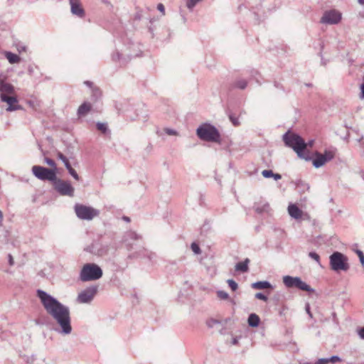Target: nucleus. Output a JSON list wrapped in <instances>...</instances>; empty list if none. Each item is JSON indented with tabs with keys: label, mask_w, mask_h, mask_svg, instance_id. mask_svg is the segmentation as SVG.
<instances>
[{
	"label": "nucleus",
	"mask_w": 364,
	"mask_h": 364,
	"mask_svg": "<svg viewBox=\"0 0 364 364\" xmlns=\"http://www.w3.org/2000/svg\"><path fill=\"white\" fill-rule=\"evenodd\" d=\"M36 294L46 312L60 326V329L56 331L63 335L70 334L72 326L69 307L43 290L38 289Z\"/></svg>",
	"instance_id": "1"
},
{
	"label": "nucleus",
	"mask_w": 364,
	"mask_h": 364,
	"mask_svg": "<svg viewBox=\"0 0 364 364\" xmlns=\"http://www.w3.org/2000/svg\"><path fill=\"white\" fill-rule=\"evenodd\" d=\"M282 139L285 145L293 149L299 158L304 159L306 161H309L311 159V158L305 153L307 144L299 134L287 131L282 136Z\"/></svg>",
	"instance_id": "2"
},
{
	"label": "nucleus",
	"mask_w": 364,
	"mask_h": 364,
	"mask_svg": "<svg viewBox=\"0 0 364 364\" xmlns=\"http://www.w3.org/2000/svg\"><path fill=\"white\" fill-rule=\"evenodd\" d=\"M102 274V269L100 266L95 263H87L80 272V279L82 282L95 281L100 279Z\"/></svg>",
	"instance_id": "3"
},
{
	"label": "nucleus",
	"mask_w": 364,
	"mask_h": 364,
	"mask_svg": "<svg viewBox=\"0 0 364 364\" xmlns=\"http://www.w3.org/2000/svg\"><path fill=\"white\" fill-rule=\"evenodd\" d=\"M198 136L203 141L219 142L220 134L216 127L210 124H203L196 130Z\"/></svg>",
	"instance_id": "4"
},
{
	"label": "nucleus",
	"mask_w": 364,
	"mask_h": 364,
	"mask_svg": "<svg viewBox=\"0 0 364 364\" xmlns=\"http://www.w3.org/2000/svg\"><path fill=\"white\" fill-rule=\"evenodd\" d=\"M330 267L335 272L344 271L349 269L348 257L340 252H334L329 257Z\"/></svg>",
	"instance_id": "5"
},
{
	"label": "nucleus",
	"mask_w": 364,
	"mask_h": 364,
	"mask_svg": "<svg viewBox=\"0 0 364 364\" xmlns=\"http://www.w3.org/2000/svg\"><path fill=\"white\" fill-rule=\"evenodd\" d=\"M53 189L60 196L73 197L75 188L70 181L56 178L53 181Z\"/></svg>",
	"instance_id": "6"
},
{
	"label": "nucleus",
	"mask_w": 364,
	"mask_h": 364,
	"mask_svg": "<svg viewBox=\"0 0 364 364\" xmlns=\"http://www.w3.org/2000/svg\"><path fill=\"white\" fill-rule=\"evenodd\" d=\"M283 282L287 288H296L308 292H314V289L299 277L284 276Z\"/></svg>",
	"instance_id": "7"
},
{
	"label": "nucleus",
	"mask_w": 364,
	"mask_h": 364,
	"mask_svg": "<svg viewBox=\"0 0 364 364\" xmlns=\"http://www.w3.org/2000/svg\"><path fill=\"white\" fill-rule=\"evenodd\" d=\"M33 174L41 181H48L53 183L57 178L56 171L55 169H50L44 166H33L32 167Z\"/></svg>",
	"instance_id": "8"
},
{
	"label": "nucleus",
	"mask_w": 364,
	"mask_h": 364,
	"mask_svg": "<svg viewBox=\"0 0 364 364\" xmlns=\"http://www.w3.org/2000/svg\"><path fill=\"white\" fill-rule=\"evenodd\" d=\"M74 208L76 215L81 220H91L100 214L98 210L82 204H76Z\"/></svg>",
	"instance_id": "9"
},
{
	"label": "nucleus",
	"mask_w": 364,
	"mask_h": 364,
	"mask_svg": "<svg viewBox=\"0 0 364 364\" xmlns=\"http://www.w3.org/2000/svg\"><path fill=\"white\" fill-rule=\"evenodd\" d=\"M341 13L335 9L324 11L320 23L323 24L333 25L338 23L341 20Z\"/></svg>",
	"instance_id": "10"
},
{
	"label": "nucleus",
	"mask_w": 364,
	"mask_h": 364,
	"mask_svg": "<svg viewBox=\"0 0 364 364\" xmlns=\"http://www.w3.org/2000/svg\"><path fill=\"white\" fill-rule=\"evenodd\" d=\"M97 286H90L82 291L77 296V301L80 304L90 303L97 293Z\"/></svg>",
	"instance_id": "11"
},
{
	"label": "nucleus",
	"mask_w": 364,
	"mask_h": 364,
	"mask_svg": "<svg viewBox=\"0 0 364 364\" xmlns=\"http://www.w3.org/2000/svg\"><path fill=\"white\" fill-rule=\"evenodd\" d=\"M335 154L332 151H325L324 153H315V158L313 159V166L318 168L323 166L326 162L334 158Z\"/></svg>",
	"instance_id": "12"
},
{
	"label": "nucleus",
	"mask_w": 364,
	"mask_h": 364,
	"mask_svg": "<svg viewBox=\"0 0 364 364\" xmlns=\"http://www.w3.org/2000/svg\"><path fill=\"white\" fill-rule=\"evenodd\" d=\"M0 98L2 102H6L8 104V107L6 109L7 112L23 109V107L18 105V99L16 97L8 96L5 94H0Z\"/></svg>",
	"instance_id": "13"
},
{
	"label": "nucleus",
	"mask_w": 364,
	"mask_h": 364,
	"mask_svg": "<svg viewBox=\"0 0 364 364\" xmlns=\"http://www.w3.org/2000/svg\"><path fill=\"white\" fill-rule=\"evenodd\" d=\"M142 239L140 235H138L136 232L129 230L127 231L124 236L123 241L126 245L127 249L131 251L134 249V246L136 245L135 241H139Z\"/></svg>",
	"instance_id": "14"
},
{
	"label": "nucleus",
	"mask_w": 364,
	"mask_h": 364,
	"mask_svg": "<svg viewBox=\"0 0 364 364\" xmlns=\"http://www.w3.org/2000/svg\"><path fill=\"white\" fill-rule=\"evenodd\" d=\"M80 1V0H69V3L71 13L73 15L82 18L85 16V10L82 7Z\"/></svg>",
	"instance_id": "15"
},
{
	"label": "nucleus",
	"mask_w": 364,
	"mask_h": 364,
	"mask_svg": "<svg viewBox=\"0 0 364 364\" xmlns=\"http://www.w3.org/2000/svg\"><path fill=\"white\" fill-rule=\"evenodd\" d=\"M141 255H143L144 256H147L150 260H152L156 257V255L154 253L148 252V251L142 247L141 250H140L139 252H133L129 255L128 258H137L140 257Z\"/></svg>",
	"instance_id": "16"
},
{
	"label": "nucleus",
	"mask_w": 364,
	"mask_h": 364,
	"mask_svg": "<svg viewBox=\"0 0 364 364\" xmlns=\"http://www.w3.org/2000/svg\"><path fill=\"white\" fill-rule=\"evenodd\" d=\"M288 212L289 215L294 219H299L301 218V210L294 204L289 205Z\"/></svg>",
	"instance_id": "17"
},
{
	"label": "nucleus",
	"mask_w": 364,
	"mask_h": 364,
	"mask_svg": "<svg viewBox=\"0 0 364 364\" xmlns=\"http://www.w3.org/2000/svg\"><path fill=\"white\" fill-rule=\"evenodd\" d=\"M250 260L246 258L243 262H238L235 266V269L237 272H241L242 273L247 272L249 271L248 264Z\"/></svg>",
	"instance_id": "18"
},
{
	"label": "nucleus",
	"mask_w": 364,
	"mask_h": 364,
	"mask_svg": "<svg viewBox=\"0 0 364 364\" xmlns=\"http://www.w3.org/2000/svg\"><path fill=\"white\" fill-rule=\"evenodd\" d=\"M0 92L1 94H13L14 92V86L7 82H1L0 83Z\"/></svg>",
	"instance_id": "19"
},
{
	"label": "nucleus",
	"mask_w": 364,
	"mask_h": 364,
	"mask_svg": "<svg viewBox=\"0 0 364 364\" xmlns=\"http://www.w3.org/2000/svg\"><path fill=\"white\" fill-rule=\"evenodd\" d=\"M295 184H296V188L297 191L301 193H304L308 191L310 188L309 185L301 179L297 180L295 182Z\"/></svg>",
	"instance_id": "20"
},
{
	"label": "nucleus",
	"mask_w": 364,
	"mask_h": 364,
	"mask_svg": "<svg viewBox=\"0 0 364 364\" xmlns=\"http://www.w3.org/2000/svg\"><path fill=\"white\" fill-rule=\"evenodd\" d=\"M92 106L91 104L87 102H83L77 109L78 116H85L86 115L91 109Z\"/></svg>",
	"instance_id": "21"
},
{
	"label": "nucleus",
	"mask_w": 364,
	"mask_h": 364,
	"mask_svg": "<svg viewBox=\"0 0 364 364\" xmlns=\"http://www.w3.org/2000/svg\"><path fill=\"white\" fill-rule=\"evenodd\" d=\"M247 86V81L243 78H238L235 80L231 85V88H237L244 90Z\"/></svg>",
	"instance_id": "22"
},
{
	"label": "nucleus",
	"mask_w": 364,
	"mask_h": 364,
	"mask_svg": "<svg viewBox=\"0 0 364 364\" xmlns=\"http://www.w3.org/2000/svg\"><path fill=\"white\" fill-rule=\"evenodd\" d=\"M252 288L255 289H264L272 288V284L267 281H259L252 284Z\"/></svg>",
	"instance_id": "23"
},
{
	"label": "nucleus",
	"mask_w": 364,
	"mask_h": 364,
	"mask_svg": "<svg viewBox=\"0 0 364 364\" xmlns=\"http://www.w3.org/2000/svg\"><path fill=\"white\" fill-rule=\"evenodd\" d=\"M248 325L250 327H257L260 322L259 317L256 314H251L247 319Z\"/></svg>",
	"instance_id": "24"
},
{
	"label": "nucleus",
	"mask_w": 364,
	"mask_h": 364,
	"mask_svg": "<svg viewBox=\"0 0 364 364\" xmlns=\"http://www.w3.org/2000/svg\"><path fill=\"white\" fill-rule=\"evenodd\" d=\"M5 56L11 64L18 63L21 60V58L18 55L11 52H6L5 53Z\"/></svg>",
	"instance_id": "25"
},
{
	"label": "nucleus",
	"mask_w": 364,
	"mask_h": 364,
	"mask_svg": "<svg viewBox=\"0 0 364 364\" xmlns=\"http://www.w3.org/2000/svg\"><path fill=\"white\" fill-rule=\"evenodd\" d=\"M57 157L59 160H60L63 163V164L65 165L66 168H68V167L71 166L68 159L63 153L58 151Z\"/></svg>",
	"instance_id": "26"
},
{
	"label": "nucleus",
	"mask_w": 364,
	"mask_h": 364,
	"mask_svg": "<svg viewBox=\"0 0 364 364\" xmlns=\"http://www.w3.org/2000/svg\"><path fill=\"white\" fill-rule=\"evenodd\" d=\"M319 360H324V362L323 363V364H328V363H335L336 362H338V361H341V359L339 356L338 355H333L328 358H320Z\"/></svg>",
	"instance_id": "27"
},
{
	"label": "nucleus",
	"mask_w": 364,
	"mask_h": 364,
	"mask_svg": "<svg viewBox=\"0 0 364 364\" xmlns=\"http://www.w3.org/2000/svg\"><path fill=\"white\" fill-rule=\"evenodd\" d=\"M96 127L97 129L101 131L103 134H106L109 131L107 123L97 122Z\"/></svg>",
	"instance_id": "28"
},
{
	"label": "nucleus",
	"mask_w": 364,
	"mask_h": 364,
	"mask_svg": "<svg viewBox=\"0 0 364 364\" xmlns=\"http://www.w3.org/2000/svg\"><path fill=\"white\" fill-rule=\"evenodd\" d=\"M68 171V173L73 176V178L74 179H75L76 181H80V176L79 175L77 174V173L76 172V171L72 168L71 166H70L69 167H68V168H66Z\"/></svg>",
	"instance_id": "29"
},
{
	"label": "nucleus",
	"mask_w": 364,
	"mask_h": 364,
	"mask_svg": "<svg viewBox=\"0 0 364 364\" xmlns=\"http://www.w3.org/2000/svg\"><path fill=\"white\" fill-rule=\"evenodd\" d=\"M217 296L219 299H222V300H226V299H229V294L225 291H223V290H218L217 291Z\"/></svg>",
	"instance_id": "30"
},
{
	"label": "nucleus",
	"mask_w": 364,
	"mask_h": 364,
	"mask_svg": "<svg viewBox=\"0 0 364 364\" xmlns=\"http://www.w3.org/2000/svg\"><path fill=\"white\" fill-rule=\"evenodd\" d=\"M200 1V0H187L186 6L188 9L191 11Z\"/></svg>",
	"instance_id": "31"
},
{
	"label": "nucleus",
	"mask_w": 364,
	"mask_h": 364,
	"mask_svg": "<svg viewBox=\"0 0 364 364\" xmlns=\"http://www.w3.org/2000/svg\"><path fill=\"white\" fill-rule=\"evenodd\" d=\"M227 283L228 284V286L232 291H236L238 288V285L237 282L233 279H228L227 281Z\"/></svg>",
	"instance_id": "32"
},
{
	"label": "nucleus",
	"mask_w": 364,
	"mask_h": 364,
	"mask_svg": "<svg viewBox=\"0 0 364 364\" xmlns=\"http://www.w3.org/2000/svg\"><path fill=\"white\" fill-rule=\"evenodd\" d=\"M230 122L232 123L234 126H239L240 122L237 117H235L232 114H230L228 115Z\"/></svg>",
	"instance_id": "33"
},
{
	"label": "nucleus",
	"mask_w": 364,
	"mask_h": 364,
	"mask_svg": "<svg viewBox=\"0 0 364 364\" xmlns=\"http://www.w3.org/2000/svg\"><path fill=\"white\" fill-rule=\"evenodd\" d=\"M191 247L193 252L196 255H198L201 252L199 245L196 242H193L191 245Z\"/></svg>",
	"instance_id": "34"
},
{
	"label": "nucleus",
	"mask_w": 364,
	"mask_h": 364,
	"mask_svg": "<svg viewBox=\"0 0 364 364\" xmlns=\"http://www.w3.org/2000/svg\"><path fill=\"white\" fill-rule=\"evenodd\" d=\"M45 162L48 165L50 166V167H52L51 169H55L56 171V164L55 162L50 159V158H45Z\"/></svg>",
	"instance_id": "35"
},
{
	"label": "nucleus",
	"mask_w": 364,
	"mask_h": 364,
	"mask_svg": "<svg viewBox=\"0 0 364 364\" xmlns=\"http://www.w3.org/2000/svg\"><path fill=\"white\" fill-rule=\"evenodd\" d=\"M309 256L314 259L318 264H320V256L315 252H309Z\"/></svg>",
	"instance_id": "36"
},
{
	"label": "nucleus",
	"mask_w": 364,
	"mask_h": 364,
	"mask_svg": "<svg viewBox=\"0 0 364 364\" xmlns=\"http://www.w3.org/2000/svg\"><path fill=\"white\" fill-rule=\"evenodd\" d=\"M355 252L359 257L360 264H362V266H364V254H363V252L360 250H356Z\"/></svg>",
	"instance_id": "37"
},
{
	"label": "nucleus",
	"mask_w": 364,
	"mask_h": 364,
	"mask_svg": "<svg viewBox=\"0 0 364 364\" xmlns=\"http://www.w3.org/2000/svg\"><path fill=\"white\" fill-rule=\"evenodd\" d=\"M255 298L256 299H261L264 301H267L268 300V298L267 296H265L263 293L262 292H258V293H256L255 294Z\"/></svg>",
	"instance_id": "38"
},
{
	"label": "nucleus",
	"mask_w": 364,
	"mask_h": 364,
	"mask_svg": "<svg viewBox=\"0 0 364 364\" xmlns=\"http://www.w3.org/2000/svg\"><path fill=\"white\" fill-rule=\"evenodd\" d=\"M262 175L264 178H271L273 176V171L272 170H264L262 171Z\"/></svg>",
	"instance_id": "39"
},
{
	"label": "nucleus",
	"mask_w": 364,
	"mask_h": 364,
	"mask_svg": "<svg viewBox=\"0 0 364 364\" xmlns=\"http://www.w3.org/2000/svg\"><path fill=\"white\" fill-rule=\"evenodd\" d=\"M164 132L168 135H177L178 134V133L176 130H174L173 129H170V128H165Z\"/></svg>",
	"instance_id": "40"
},
{
	"label": "nucleus",
	"mask_w": 364,
	"mask_h": 364,
	"mask_svg": "<svg viewBox=\"0 0 364 364\" xmlns=\"http://www.w3.org/2000/svg\"><path fill=\"white\" fill-rule=\"evenodd\" d=\"M112 58L114 61H120L122 60V55L117 51L115 53L112 54Z\"/></svg>",
	"instance_id": "41"
},
{
	"label": "nucleus",
	"mask_w": 364,
	"mask_h": 364,
	"mask_svg": "<svg viewBox=\"0 0 364 364\" xmlns=\"http://www.w3.org/2000/svg\"><path fill=\"white\" fill-rule=\"evenodd\" d=\"M218 323H220V322L215 319H210L207 322V325L210 328H213L215 324H218Z\"/></svg>",
	"instance_id": "42"
},
{
	"label": "nucleus",
	"mask_w": 364,
	"mask_h": 364,
	"mask_svg": "<svg viewBox=\"0 0 364 364\" xmlns=\"http://www.w3.org/2000/svg\"><path fill=\"white\" fill-rule=\"evenodd\" d=\"M100 90L98 88H94L92 90V96L97 99L100 96Z\"/></svg>",
	"instance_id": "43"
},
{
	"label": "nucleus",
	"mask_w": 364,
	"mask_h": 364,
	"mask_svg": "<svg viewBox=\"0 0 364 364\" xmlns=\"http://www.w3.org/2000/svg\"><path fill=\"white\" fill-rule=\"evenodd\" d=\"M360 92L359 95V97H360V99L363 100L364 99V82L360 85Z\"/></svg>",
	"instance_id": "44"
},
{
	"label": "nucleus",
	"mask_w": 364,
	"mask_h": 364,
	"mask_svg": "<svg viewBox=\"0 0 364 364\" xmlns=\"http://www.w3.org/2000/svg\"><path fill=\"white\" fill-rule=\"evenodd\" d=\"M157 9L162 13L163 15L165 14V7L162 4H159L157 5Z\"/></svg>",
	"instance_id": "45"
},
{
	"label": "nucleus",
	"mask_w": 364,
	"mask_h": 364,
	"mask_svg": "<svg viewBox=\"0 0 364 364\" xmlns=\"http://www.w3.org/2000/svg\"><path fill=\"white\" fill-rule=\"evenodd\" d=\"M358 334L361 339H364V327H362L358 330Z\"/></svg>",
	"instance_id": "46"
},
{
	"label": "nucleus",
	"mask_w": 364,
	"mask_h": 364,
	"mask_svg": "<svg viewBox=\"0 0 364 364\" xmlns=\"http://www.w3.org/2000/svg\"><path fill=\"white\" fill-rule=\"evenodd\" d=\"M8 261L10 266H13L14 264V260L11 254L8 255Z\"/></svg>",
	"instance_id": "47"
},
{
	"label": "nucleus",
	"mask_w": 364,
	"mask_h": 364,
	"mask_svg": "<svg viewBox=\"0 0 364 364\" xmlns=\"http://www.w3.org/2000/svg\"><path fill=\"white\" fill-rule=\"evenodd\" d=\"M305 309H306V313L309 314V316L311 318L312 317V314L311 312V310H310V305L309 303H307L306 304V306H305Z\"/></svg>",
	"instance_id": "48"
},
{
	"label": "nucleus",
	"mask_w": 364,
	"mask_h": 364,
	"mask_svg": "<svg viewBox=\"0 0 364 364\" xmlns=\"http://www.w3.org/2000/svg\"><path fill=\"white\" fill-rule=\"evenodd\" d=\"M17 50L18 52L26 51V47L23 45H18L17 46Z\"/></svg>",
	"instance_id": "49"
},
{
	"label": "nucleus",
	"mask_w": 364,
	"mask_h": 364,
	"mask_svg": "<svg viewBox=\"0 0 364 364\" xmlns=\"http://www.w3.org/2000/svg\"><path fill=\"white\" fill-rule=\"evenodd\" d=\"M268 208H269V205L268 204H265L262 209H261L259 208H257L256 211L257 213H262L263 210L267 209Z\"/></svg>",
	"instance_id": "50"
},
{
	"label": "nucleus",
	"mask_w": 364,
	"mask_h": 364,
	"mask_svg": "<svg viewBox=\"0 0 364 364\" xmlns=\"http://www.w3.org/2000/svg\"><path fill=\"white\" fill-rule=\"evenodd\" d=\"M272 178H274V180L277 181L282 178V176L279 173H274L273 176H272Z\"/></svg>",
	"instance_id": "51"
},
{
	"label": "nucleus",
	"mask_w": 364,
	"mask_h": 364,
	"mask_svg": "<svg viewBox=\"0 0 364 364\" xmlns=\"http://www.w3.org/2000/svg\"><path fill=\"white\" fill-rule=\"evenodd\" d=\"M28 73L29 75H32L34 73V68L33 66H29L28 68Z\"/></svg>",
	"instance_id": "52"
},
{
	"label": "nucleus",
	"mask_w": 364,
	"mask_h": 364,
	"mask_svg": "<svg viewBox=\"0 0 364 364\" xmlns=\"http://www.w3.org/2000/svg\"><path fill=\"white\" fill-rule=\"evenodd\" d=\"M347 61H348V65L349 66H350V65H352L354 63L355 60L352 58H348Z\"/></svg>",
	"instance_id": "53"
},
{
	"label": "nucleus",
	"mask_w": 364,
	"mask_h": 364,
	"mask_svg": "<svg viewBox=\"0 0 364 364\" xmlns=\"http://www.w3.org/2000/svg\"><path fill=\"white\" fill-rule=\"evenodd\" d=\"M238 339H239V338H237V337L233 338L232 340V344L237 345L238 343Z\"/></svg>",
	"instance_id": "54"
},
{
	"label": "nucleus",
	"mask_w": 364,
	"mask_h": 364,
	"mask_svg": "<svg viewBox=\"0 0 364 364\" xmlns=\"http://www.w3.org/2000/svg\"><path fill=\"white\" fill-rule=\"evenodd\" d=\"M122 220L128 223L130 222V218L127 216H123Z\"/></svg>",
	"instance_id": "55"
},
{
	"label": "nucleus",
	"mask_w": 364,
	"mask_h": 364,
	"mask_svg": "<svg viewBox=\"0 0 364 364\" xmlns=\"http://www.w3.org/2000/svg\"><path fill=\"white\" fill-rule=\"evenodd\" d=\"M2 222H3V213L0 210V225H2Z\"/></svg>",
	"instance_id": "56"
},
{
	"label": "nucleus",
	"mask_w": 364,
	"mask_h": 364,
	"mask_svg": "<svg viewBox=\"0 0 364 364\" xmlns=\"http://www.w3.org/2000/svg\"><path fill=\"white\" fill-rule=\"evenodd\" d=\"M85 84L86 85L89 86V87H92V82H90V81H85Z\"/></svg>",
	"instance_id": "57"
},
{
	"label": "nucleus",
	"mask_w": 364,
	"mask_h": 364,
	"mask_svg": "<svg viewBox=\"0 0 364 364\" xmlns=\"http://www.w3.org/2000/svg\"><path fill=\"white\" fill-rule=\"evenodd\" d=\"M358 141L364 146V137H361Z\"/></svg>",
	"instance_id": "58"
},
{
	"label": "nucleus",
	"mask_w": 364,
	"mask_h": 364,
	"mask_svg": "<svg viewBox=\"0 0 364 364\" xmlns=\"http://www.w3.org/2000/svg\"><path fill=\"white\" fill-rule=\"evenodd\" d=\"M307 144V146H311L314 144V141L311 140V141H309Z\"/></svg>",
	"instance_id": "59"
},
{
	"label": "nucleus",
	"mask_w": 364,
	"mask_h": 364,
	"mask_svg": "<svg viewBox=\"0 0 364 364\" xmlns=\"http://www.w3.org/2000/svg\"><path fill=\"white\" fill-rule=\"evenodd\" d=\"M358 1L360 5H364V0H358Z\"/></svg>",
	"instance_id": "60"
},
{
	"label": "nucleus",
	"mask_w": 364,
	"mask_h": 364,
	"mask_svg": "<svg viewBox=\"0 0 364 364\" xmlns=\"http://www.w3.org/2000/svg\"><path fill=\"white\" fill-rule=\"evenodd\" d=\"M274 86H276L277 87H278V85L277 83L274 84Z\"/></svg>",
	"instance_id": "61"
}]
</instances>
